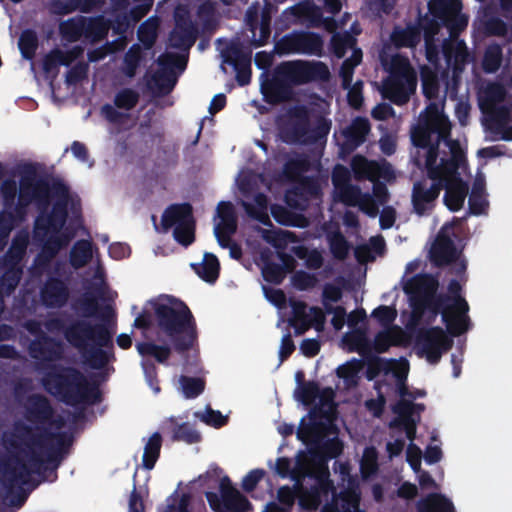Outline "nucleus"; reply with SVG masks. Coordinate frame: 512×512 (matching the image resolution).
Returning <instances> with one entry per match:
<instances>
[{"label":"nucleus","instance_id":"f257e3e1","mask_svg":"<svg viewBox=\"0 0 512 512\" xmlns=\"http://www.w3.org/2000/svg\"><path fill=\"white\" fill-rule=\"evenodd\" d=\"M34 284L38 288H68L64 282L66 263L55 260L83 228L81 200L71 193L63 178L54 174V166L34 161ZM34 288H37L34 285Z\"/></svg>","mask_w":512,"mask_h":512},{"label":"nucleus","instance_id":"f03ea898","mask_svg":"<svg viewBox=\"0 0 512 512\" xmlns=\"http://www.w3.org/2000/svg\"><path fill=\"white\" fill-rule=\"evenodd\" d=\"M63 419L54 417V409L47 397L34 394V490L44 482H55L58 468L69 453L73 436L53 432Z\"/></svg>","mask_w":512,"mask_h":512},{"label":"nucleus","instance_id":"7ed1b4c3","mask_svg":"<svg viewBox=\"0 0 512 512\" xmlns=\"http://www.w3.org/2000/svg\"><path fill=\"white\" fill-rule=\"evenodd\" d=\"M46 391L66 405H94L101 401L102 395L96 383H90L77 368L53 364L43 377Z\"/></svg>","mask_w":512,"mask_h":512},{"label":"nucleus","instance_id":"20e7f679","mask_svg":"<svg viewBox=\"0 0 512 512\" xmlns=\"http://www.w3.org/2000/svg\"><path fill=\"white\" fill-rule=\"evenodd\" d=\"M154 313L159 330L171 340L176 352L182 354L193 347L197 340L196 322L184 303L156 302Z\"/></svg>","mask_w":512,"mask_h":512},{"label":"nucleus","instance_id":"39448f33","mask_svg":"<svg viewBox=\"0 0 512 512\" xmlns=\"http://www.w3.org/2000/svg\"><path fill=\"white\" fill-rule=\"evenodd\" d=\"M63 315L49 316L44 326L50 333H62L65 340L79 352L91 344L96 346H113V334L103 323H91L86 319H74L69 324Z\"/></svg>","mask_w":512,"mask_h":512},{"label":"nucleus","instance_id":"423d86ee","mask_svg":"<svg viewBox=\"0 0 512 512\" xmlns=\"http://www.w3.org/2000/svg\"><path fill=\"white\" fill-rule=\"evenodd\" d=\"M410 299L412 312L411 322L418 324L428 313L427 323L435 320L441 314L442 321H446L448 312H451L456 295L462 290H448L451 294H438V290H403Z\"/></svg>","mask_w":512,"mask_h":512},{"label":"nucleus","instance_id":"0eeeda50","mask_svg":"<svg viewBox=\"0 0 512 512\" xmlns=\"http://www.w3.org/2000/svg\"><path fill=\"white\" fill-rule=\"evenodd\" d=\"M299 470H303L302 478L308 477L314 480V483L307 487L299 480V473L292 474L297 490L299 505L306 510H316L321 505L323 499L335 493L333 481L329 478L327 466L322 465L315 471L310 465H300Z\"/></svg>","mask_w":512,"mask_h":512},{"label":"nucleus","instance_id":"6e6552de","mask_svg":"<svg viewBox=\"0 0 512 512\" xmlns=\"http://www.w3.org/2000/svg\"><path fill=\"white\" fill-rule=\"evenodd\" d=\"M416 75L405 58H394L390 74L383 82L382 96L395 105H404L416 89Z\"/></svg>","mask_w":512,"mask_h":512},{"label":"nucleus","instance_id":"1a4fd4ad","mask_svg":"<svg viewBox=\"0 0 512 512\" xmlns=\"http://www.w3.org/2000/svg\"><path fill=\"white\" fill-rule=\"evenodd\" d=\"M277 72L282 74L291 86L327 81L330 78L328 66L321 61H287L277 66Z\"/></svg>","mask_w":512,"mask_h":512},{"label":"nucleus","instance_id":"9d476101","mask_svg":"<svg viewBox=\"0 0 512 512\" xmlns=\"http://www.w3.org/2000/svg\"><path fill=\"white\" fill-rule=\"evenodd\" d=\"M275 51L279 55L302 54L321 57L324 51V41L319 33L293 30L276 42Z\"/></svg>","mask_w":512,"mask_h":512},{"label":"nucleus","instance_id":"9b49d317","mask_svg":"<svg viewBox=\"0 0 512 512\" xmlns=\"http://www.w3.org/2000/svg\"><path fill=\"white\" fill-rule=\"evenodd\" d=\"M415 344L420 356H425L431 364H437L442 354L451 349L453 341L443 328L433 326L419 328L415 336Z\"/></svg>","mask_w":512,"mask_h":512},{"label":"nucleus","instance_id":"f8f14e48","mask_svg":"<svg viewBox=\"0 0 512 512\" xmlns=\"http://www.w3.org/2000/svg\"><path fill=\"white\" fill-rule=\"evenodd\" d=\"M0 480L9 490L14 487L21 489V484L27 487L32 485V457L9 454L0 456Z\"/></svg>","mask_w":512,"mask_h":512},{"label":"nucleus","instance_id":"ddd939ff","mask_svg":"<svg viewBox=\"0 0 512 512\" xmlns=\"http://www.w3.org/2000/svg\"><path fill=\"white\" fill-rule=\"evenodd\" d=\"M459 222V219L454 218L452 222L445 223L438 231L429 250V259L434 266L442 268L445 264L462 257V250L456 247L452 239L455 236L454 226Z\"/></svg>","mask_w":512,"mask_h":512},{"label":"nucleus","instance_id":"4468645a","mask_svg":"<svg viewBox=\"0 0 512 512\" xmlns=\"http://www.w3.org/2000/svg\"><path fill=\"white\" fill-rule=\"evenodd\" d=\"M157 63L160 69L152 75L149 86L155 89L158 95L164 96L169 94L177 83L174 69L184 70L187 60L181 55L167 52L158 57Z\"/></svg>","mask_w":512,"mask_h":512},{"label":"nucleus","instance_id":"2eb2a0df","mask_svg":"<svg viewBox=\"0 0 512 512\" xmlns=\"http://www.w3.org/2000/svg\"><path fill=\"white\" fill-rule=\"evenodd\" d=\"M2 192L5 209L0 214V237L4 238L9 234L17 220L22 216L20 209H17L15 215L11 212L16 198L19 208H23L31 202L32 195L29 186L22 187L17 195L15 184L10 182H6L3 185Z\"/></svg>","mask_w":512,"mask_h":512},{"label":"nucleus","instance_id":"dca6fc26","mask_svg":"<svg viewBox=\"0 0 512 512\" xmlns=\"http://www.w3.org/2000/svg\"><path fill=\"white\" fill-rule=\"evenodd\" d=\"M288 119L280 128L281 137L288 144H307L310 111L305 105H295L287 112Z\"/></svg>","mask_w":512,"mask_h":512},{"label":"nucleus","instance_id":"f3484780","mask_svg":"<svg viewBox=\"0 0 512 512\" xmlns=\"http://www.w3.org/2000/svg\"><path fill=\"white\" fill-rule=\"evenodd\" d=\"M221 498L215 492H206V499L212 510L218 512L221 505L227 510L236 512H246L251 506L250 501L242 495L232 484L228 476L220 480L219 485Z\"/></svg>","mask_w":512,"mask_h":512},{"label":"nucleus","instance_id":"a211bd4d","mask_svg":"<svg viewBox=\"0 0 512 512\" xmlns=\"http://www.w3.org/2000/svg\"><path fill=\"white\" fill-rule=\"evenodd\" d=\"M444 183L440 180L428 183L426 180H419L413 184L411 202L413 211L418 216H428L436 206Z\"/></svg>","mask_w":512,"mask_h":512},{"label":"nucleus","instance_id":"6ab92c4d","mask_svg":"<svg viewBox=\"0 0 512 512\" xmlns=\"http://www.w3.org/2000/svg\"><path fill=\"white\" fill-rule=\"evenodd\" d=\"M223 62L231 65L236 71V81L246 86L251 81V51H244L238 42L230 43L222 51Z\"/></svg>","mask_w":512,"mask_h":512},{"label":"nucleus","instance_id":"aec40b11","mask_svg":"<svg viewBox=\"0 0 512 512\" xmlns=\"http://www.w3.org/2000/svg\"><path fill=\"white\" fill-rule=\"evenodd\" d=\"M29 242V233L21 232L16 235L12 246L9 251V260L5 264V275L4 281L6 282L7 288H14L18 285L21 268L19 262L22 259L27 244Z\"/></svg>","mask_w":512,"mask_h":512},{"label":"nucleus","instance_id":"412c9836","mask_svg":"<svg viewBox=\"0 0 512 512\" xmlns=\"http://www.w3.org/2000/svg\"><path fill=\"white\" fill-rule=\"evenodd\" d=\"M442 54L453 75L457 76L463 72L468 62L469 52L464 40L445 39L442 43Z\"/></svg>","mask_w":512,"mask_h":512},{"label":"nucleus","instance_id":"4be33fe9","mask_svg":"<svg viewBox=\"0 0 512 512\" xmlns=\"http://www.w3.org/2000/svg\"><path fill=\"white\" fill-rule=\"evenodd\" d=\"M468 312L469 305L465 298L460 294L456 295L451 312H448L446 321H443L451 335L460 336L470 329L471 321Z\"/></svg>","mask_w":512,"mask_h":512},{"label":"nucleus","instance_id":"5701e85b","mask_svg":"<svg viewBox=\"0 0 512 512\" xmlns=\"http://www.w3.org/2000/svg\"><path fill=\"white\" fill-rule=\"evenodd\" d=\"M371 125L366 117H355L350 125L342 131L344 142L342 149L347 152H352L361 146L370 133Z\"/></svg>","mask_w":512,"mask_h":512},{"label":"nucleus","instance_id":"b1692460","mask_svg":"<svg viewBox=\"0 0 512 512\" xmlns=\"http://www.w3.org/2000/svg\"><path fill=\"white\" fill-rule=\"evenodd\" d=\"M198 37V28L190 18L176 21L175 28L170 33V45L175 49H190Z\"/></svg>","mask_w":512,"mask_h":512},{"label":"nucleus","instance_id":"393cba45","mask_svg":"<svg viewBox=\"0 0 512 512\" xmlns=\"http://www.w3.org/2000/svg\"><path fill=\"white\" fill-rule=\"evenodd\" d=\"M195 220L193 216V207L190 203H175L169 205L161 217V225L165 231L184 225Z\"/></svg>","mask_w":512,"mask_h":512},{"label":"nucleus","instance_id":"a878e982","mask_svg":"<svg viewBox=\"0 0 512 512\" xmlns=\"http://www.w3.org/2000/svg\"><path fill=\"white\" fill-rule=\"evenodd\" d=\"M261 89L266 100L274 104L289 100L292 94V86L282 74H278L277 68L274 77L264 82Z\"/></svg>","mask_w":512,"mask_h":512},{"label":"nucleus","instance_id":"bb28decb","mask_svg":"<svg viewBox=\"0 0 512 512\" xmlns=\"http://www.w3.org/2000/svg\"><path fill=\"white\" fill-rule=\"evenodd\" d=\"M105 0H51L50 11L56 15H66L79 10L82 13H90L100 9Z\"/></svg>","mask_w":512,"mask_h":512},{"label":"nucleus","instance_id":"cd10ccee","mask_svg":"<svg viewBox=\"0 0 512 512\" xmlns=\"http://www.w3.org/2000/svg\"><path fill=\"white\" fill-rule=\"evenodd\" d=\"M351 170L357 181H377L382 176V167L373 160H368L363 155H355L351 160Z\"/></svg>","mask_w":512,"mask_h":512},{"label":"nucleus","instance_id":"c85d7f7f","mask_svg":"<svg viewBox=\"0 0 512 512\" xmlns=\"http://www.w3.org/2000/svg\"><path fill=\"white\" fill-rule=\"evenodd\" d=\"M467 266V260L463 256L443 266V282L447 284L446 288H463L467 284Z\"/></svg>","mask_w":512,"mask_h":512},{"label":"nucleus","instance_id":"c756f323","mask_svg":"<svg viewBox=\"0 0 512 512\" xmlns=\"http://www.w3.org/2000/svg\"><path fill=\"white\" fill-rule=\"evenodd\" d=\"M444 188V204L450 211H459L463 207L468 194V184L461 178H455L451 182L444 184Z\"/></svg>","mask_w":512,"mask_h":512},{"label":"nucleus","instance_id":"7c9ffc66","mask_svg":"<svg viewBox=\"0 0 512 512\" xmlns=\"http://www.w3.org/2000/svg\"><path fill=\"white\" fill-rule=\"evenodd\" d=\"M391 43L397 48H414L421 40V28L408 24L405 28L396 25L390 35Z\"/></svg>","mask_w":512,"mask_h":512},{"label":"nucleus","instance_id":"2f4dec72","mask_svg":"<svg viewBox=\"0 0 512 512\" xmlns=\"http://www.w3.org/2000/svg\"><path fill=\"white\" fill-rule=\"evenodd\" d=\"M405 342V333L399 326H392L385 330L379 331L373 340L371 346L375 352L385 353L392 346H401Z\"/></svg>","mask_w":512,"mask_h":512},{"label":"nucleus","instance_id":"473e14b6","mask_svg":"<svg viewBox=\"0 0 512 512\" xmlns=\"http://www.w3.org/2000/svg\"><path fill=\"white\" fill-rule=\"evenodd\" d=\"M363 365H366L365 377L368 381H373L380 373L389 374L398 366L395 359H385L373 354H363Z\"/></svg>","mask_w":512,"mask_h":512},{"label":"nucleus","instance_id":"72a5a7b5","mask_svg":"<svg viewBox=\"0 0 512 512\" xmlns=\"http://www.w3.org/2000/svg\"><path fill=\"white\" fill-rule=\"evenodd\" d=\"M110 28V20L106 19L103 15L85 16L84 40L90 43L100 42L106 38Z\"/></svg>","mask_w":512,"mask_h":512},{"label":"nucleus","instance_id":"f704fd0d","mask_svg":"<svg viewBox=\"0 0 512 512\" xmlns=\"http://www.w3.org/2000/svg\"><path fill=\"white\" fill-rule=\"evenodd\" d=\"M428 8L433 18L442 24H447L455 16V12H460L461 2L459 0H432L429 2Z\"/></svg>","mask_w":512,"mask_h":512},{"label":"nucleus","instance_id":"c9c22d12","mask_svg":"<svg viewBox=\"0 0 512 512\" xmlns=\"http://www.w3.org/2000/svg\"><path fill=\"white\" fill-rule=\"evenodd\" d=\"M418 512H455L453 503L444 495L431 493L417 503Z\"/></svg>","mask_w":512,"mask_h":512},{"label":"nucleus","instance_id":"e433bc0d","mask_svg":"<svg viewBox=\"0 0 512 512\" xmlns=\"http://www.w3.org/2000/svg\"><path fill=\"white\" fill-rule=\"evenodd\" d=\"M84 20L85 16L77 15L61 22L59 24V33L62 39L70 43L81 39L84 40Z\"/></svg>","mask_w":512,"mask_h":512},{"label":"nucleus","instance_id":"4c0bfd02","mask_svg":"<svg viewBox=\"0 0 512 512\" xmlns=\"http://www.w3.org/2000/svg\"><path fill=\"white\" fill-rule=\"evenodd\" d=\"M104 348L112 349L113 346H96V344H91L80 353L91 368L102 369L108 364L111 357H113V353Z\"/></svg>","mask_w":512,"mask_h":512},{"label":"nucleus","instance_id":"58836bf2","mask_svg":"<svg viewBox=\"0 0 512 512\" xmlns=\"http://www.w3.org/2000/svg\"><path fill=\"white\" fill-rule=\"evenodd\" d=\"M489 117V121L493 124L494 130L501 133V136L510 128V120L512 111L508 106L496 105L482 111Z\"/></svg>","mask_w":512,"mask_h":512},{"label":"nucleus","instance_id":"ea45409f","mask_svg":"<svg viewBox=\"0 0 512 512\" xmlns=\"http://www.w3.org/2000/svg\"><path fill=\"white\" fill-rule=\"evenodd\" d=\"M433 133H438L439 139H443L448 135V131H439L425 123L418 122L417 126L413 129L411 134L412 143L417 148H426L433 144L431 142V135Z\"/></svg>","mask_w":512,"mask_h":512},{"label":"nucleus","instance_id":"a19ab883","mask_svg":"<svg viewBox=\"0 0 512 512\" xmlns=\"http://www.w3.org/2000/svg\"><path fill=\"white\" fill-rule=\"evenodd\" d=\"M92 258V245L88 240H78L72 246L69 255V261L73 268L84 267Z\"/></svg>","mask_w":512,"mask_h":512},{"label":"nucleus","instance_id":"79ce46f5","mask_svg":"<svg viewBox=\"0 0 512 512\" xmlns=\"http://www.w3.org/2000/svg\"><path fill=\"white\" fill-rule=\"evenodd\" d=\"M193 267L198 276L209 284H213L219 277V261L213 254L206 253L203 262Z\"/></svg>","mask_w":512,"mask_h":512},{"label":"nucleus","instance_id":"37998d69","mask_svg":"<svg viewBox=\"0 0 512 512\" xmlns=\"http://www.w3.org/2000/svg\"><path fill=\"white\" fill-rule=\"evenodd\" d=\"M162 447V436L160 433H153L148 439L144 447V453L142 457V465L145 469L151 470L154 468Z\"/></svg>","mask_w":512,"mask_h":512},{"label":"nucleus","instance_id":"c03bdc74","mask_svg":"<svg viewBox=\"0 0 512 512\" xmlns=\"http://www.w3.org/2000/svg\"><path fill=\"white\" fill-rule=\"evenodd\" d=\"M2 445L9 455H21L32 457V450L27 449V443L23 441L16 433L9 430L4 431L1 437Z\"/></svg>","mask_w":512,"mask_h":512},{"label":"nucleus","instance_id":"a18cd8bd","mask_svg":"<svg viewBox=\"0 0 512 512\" xmlns=\"http://www.w3.org/2000/svg\"><path fill=\"white\" fill-rule=\"evenodd\" d=\"M363 369V361L353 358L352 360L340 365L337 370V376L344 380L348 387L358 385L359 373Z\"/></svg>","mask_w":512,"mask_h":512},{"label":"nucleus","instance_id":"49530a36","mask_svg":"<svg viewBox=\"0 0 512 512\" xmlns=\"http://www.w3.org/2000/svg\"><path fill=\"white\" fill-rule=\"evenodd\" d=\"M311 170V161L307 155L301 154L290 158L284 164L285 175L292 180L298 179L302 174Z\"/></svg>","mask_w":512,"mask_h":512},{"label":"nucleus","instance_id":"de8ad7c7","mask_svg":"<svg viewBox=\"0 0 512 512\" xmlns=\"http://www.w3.org/2000/svg\"><path fill=\"white\" fill-rule=\"evenodd\" d=\"M505 89L499 83H489L483 92L479 106L481 111L499 105L505 98Z\"/></svg>","mask_w":512,"mask_h":512},{"label":"nucleus","instance_id":"09e8293b","mask_svg":"<svg viewBox=\"0 0 512 512\" xmlns=\"http://www.w3.org/2000/svg\"><path fill=\"white\" fill-rule=\"evenodd\" d=\"M136 348L141 356H151L159 363H165L171 355L169 346L157 345L153 342H138Z\"/></svg>","mask_w":512,"mask_h":512},{"label":"nucleus","instance_id":"8fccbe9b","mask_svg":"<svg viewBox=\"0 0 512 512\" xmlns=\"http://www.w3.org/2000/svg\"><path fill=\"white\" fill-rule=\"evenodd\" d=\"M419 122L425 123L439 131H448L449 127L444 123L439 107L436 103H430L419 116Z\"/></svg>","mask_w":512,"mask_h":512},{"label":"nucleus","instance_id":"3c124183","mask_svg":"<svg viewBox=\"0 0 512 512\" xmlns=\"http://www.w3.org/2000/svg\"><path fill=\"white\" fill-rule=\"evenodd\" d=\"M143 50L139 44H133L124 55V74L133 78L136 75L141 61L143 60Z\"/></svg>","mask_w":512,"mask_h":512},{"label":"nucleus","instance_id":"603ef678","mask_svg":"<svg viewBox=\"0 0 512 512\" xmlns=\"http://www.w3.org/2000/svg\"><path fill=\"white\" fill-rule=\"evenodd\" d=\"M502 48L498 44L489 45L483 55L482 67L486 73H495L502 63Z\"/></svg>","mask_w":512,"mask_h":512},{"label":"nucleus","instance_id":"864d4df0","mask_svg":"<svg viewBox=\"0 0 512 512\" xmlns=\"http://www.w3.org/2000/svg\"><path fill=\"white\" fill-rule=\"evenodd\" d=\"M426 150L425 152V168L427 171V176L432 181L440 180V173L437 163L438 155H439V140L434 144L423 148Z\"/></svg>","mask_w":512,"mask_h":512},{"label":"nucleus","instance_id":"5fc2aeb1","mask_svg":"<svg viewBox=\"0 0 512 512\" xmlns=\"http://www.w3.org/2000/svg\"><path fill=\"white\" fill-rule=\"evenodd\" d=\"M179 382L181 384L183 395L187 399L198 397L205 389V381L198 377L181 375Z\"/></svg>","mask_w":512,"mask_h":512},{"label":"nucleus","instance_id":"6e6d98bb","mask_svg":"<svg viewBox=\"0 0 512 512\" xmlns=\"http://www.w3.org/2000/svg\"><path fill=\"white\" fill-rule=\"evenodd\" d=\"M354 44L355 38L349 33H335L330 40V49L335 57L341 59Z\"/></svg>","mask_w":512,"mask_h":512},{"label":"nucleus","instance_id":"4d7b16f0","mask_svg":"<svg viewBox=\"0 0 512 512\" xmlns=\"http://www.w3.org/2000/svg\"><path fill=\"white\" fill-rule=\"evenodd\" d=\"M402 288H440L439 279L430 273H418L407 278Z\"/></svg>","mask_w":512,"mask_h":512},{"label":"nucleus","instance_id":"13d9d810","mask_svg":"<svg viewBox=\"0 0 512 512\" xmlns=\"http://www.w3.org/2000/svg\"><path fill=\"white\" fill-rule=\"evenodd\" d=\"M329 248L335 259L345 260L349 254L350 245L341 232H336L329 237Z\"/></svg>","mask_w":512,"mask_h":512},{"label":"nucleus","instance_id":"bf43d9fd","mask_svg":"<svg viewBox=\"0 0 512 512\" xmlns=\"http://www.w3.org/2000/svg\"><path fill=\"white\" fill-rule=\"evenodd\" d=\"M297 399L305 406H310L320 394V386L316 381H307L295 391Z\"/></svg>","mask_w":512,"mask_h":512},{"label":"nucleus","instance_id":"052dcab7","mask_svg":"<svg viewBox=\"0 0 512 512\" xmlns=\"http://www.w3.org/2000/svg\"><path fill=\"white\" fill-rule=\"evenodd\" d=\"M294 252L298 258L305 259V265L308 269L317 270L323 266V256L316 249L308 250L304 246H298L294 249Z\"/></svg>","mask_w":512,"mask_h":512},{"label":"nucleus","instance_id":"680f3d73","mask_svg":"<svg viewBox=\"0 0 512 512\" xmlns=\"http://www.w3.org/2000/svg\"><path fill=\"white\" fill-rule=\"evenodd\" d=\"M139 102V94L131 88H123L114 97V105L118 109L132 110Z\"/></svg>","mask_w":512,"mask_h":512},{"label":"nucleus","instance_id":"e2e57ef3","mask_svg":"<svg viewBox=\"0 0 512 512\" xmlns=\"http://www.w3.org/2000/svg\"><path fill=\"white\" fill-rule=\"evenodd\" d=\"M195 228V220L176 226L173 230V237L180 245L188 247L195 241Z\"/></svg>","mask_w":512,"mask_h":512},{"label":"nucleus","instance_id":"0e129e2a","mask_svg":"<svg viewBox=\"0 0 512 512\" xmlns=\"http://www.w3.org/2000/svg\"><path fill=\"white\" fill-rule=\"evenodd\" d=\"M172 438L175 441H184L188 444H194L201 440V435L192 428L189 423H182L173 429Z\"/></svg>","mask_w":512,"mask_h":512},{"label":"nucleus","instance_id":"69168bd1","mask_svg":"<svg viewBox=\"0 0 512 512\" xmlns=\"http://www.w3.org/2000/svg\"><path fill=\"white\" fill-rule=\"evenodd\" d=\"M263 237L275 248H284L288 243L297 241L296 235L288 230H278L276 232L265 231Z\"/></svg>","mask_w":512,"mask_h":512},{"label":"nucleus","instance_id":"338daca9","mask_svg":"<svg viewBox=\"0 0 512 512\" xmlns=\"http://www.w3.org/2000/svg\"><path fill=\"white\" fill-rule=\"evenodd\" d=\"M262 275L266 282L280 284L285 277V270L281 264L266 260L262 268Z\"/></svg>","mask_w":512,"mask_h":512},{"label":"nucleus","instance_id":"774afa93","mask_svg":"<svg viewBox=\"0 0 512 512\" xmlns=\"http://www.w3.org/2000/svg\"><path fill=\"white\" fill-rule=\"evenodd\" d=\"M338 192L340 201L349 207L357 206L364 194L359 186L353 184L341 187Z\"/></svg>","mask_w":512,"mask_h":512}]
</instances>
